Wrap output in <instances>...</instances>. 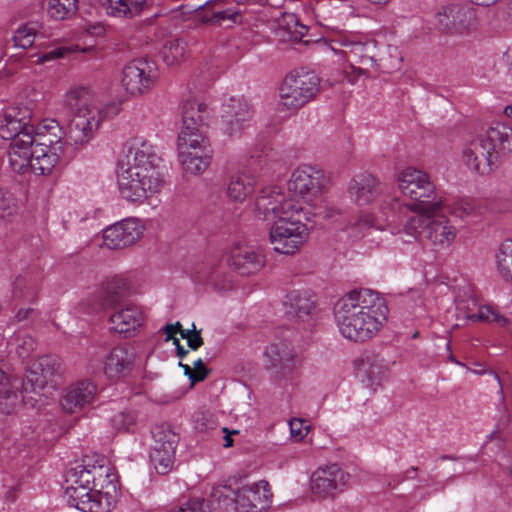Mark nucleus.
Listing matches in <instances>:
<instances>
[{
  "mask_svg": "<svg viewBox=\"0 0 512 512\" xmlns=\"http://www.w3.org/2000/svg\"><path fill=\"white\" fill-rule=\"evenodd\" d=\"M157 148L142 138L127 141L117 161V185L122 198L143 202L166 184Z\"/></svg>",
  "mask_w": 512,
  "mask_h": 512,
  "instance_id": "obj_1",
  "label": "nucleus"
},
{
  "mask_svg": "<svg viewBox=\"0 0 512 512\" xmlns=\"http://www.w3.org/2000/svg\"><path fill=\"white\" fill-rule=\"evenodd\" d=\"M385 299L367 288L343 295L334 306V319L341 336L354 343L374 338L388 319Z\"/></svg>",
  "mask_w": 512,
  "mask_h": 512,
  "instance_id": "obj_2",
  "label": "nucleus"
},
{
  "mask_svg": "<svg viewBox=\"0 0 512 512\" xmlns=\"http://www.w3.org/2000/svg\"><path fill=\"white\" fill-rule=\"evenodd\" d=\"M116 478L104 458L94 463L90 458L83 459L65 474L64 499L69 506L82 512H109L114 500L109 492L102 490L109 485L115 489Z\"/></svg>",
  "mask_w": 512,
  "mask_h": 512,
  "instance_id": "obj_3",
  "label": "nucleus"
},
{
  "mask_svg": "<svg viewBox=\"0 0 512 512\" xmlns=\"http://www.w3.org/2000/svg\"><path fill=\"white\" fill-rule=\"evenodd\" d=\"M397 183L402 195L414 202L404 204L397 197L387 196L380 205L384 216L383 220L376 218L371 213H362L355 222V227L359 232L370 228L383 229L385 223L388 226L391 222L389 211L394 213L407 209L414 214H419L423 211L442 210L444 196L436 191L435 185L426 172L414 167H406L399 172Z\"/></svg>",
  "mask_w": 512,
  "mask_h": 512,
  "instance_id": "obj_4",
  "label": "nucleus"
},
{
  "mask_svg": "<svg viewBox=\"0 0 512 512\" xmlns=\"http://www.w3.org/2000/svg\"><path fill=\"white\" fill-rule=\"evenodd\" d=\"M331 50L348 62L360 75H367L368 68L376 70L396 67L389 58L399 61L398 50L393 46L377 45L375 40L363 39L355 34H340L331 39Z\"/></svg>",
  "mask_w": 512,
  "mask_h": 512,
  "instance_id": "obj_5",
  "label": "nucleus"
},
{
  "mask_svg": "<svg viewBox=\"0 0 512 512\" xmlns=\"http://www.w3.org/2000/svg\"><path fill=\"white\" fill-rule=\"evenodd\" d=\"M438 211H423L406 217L403 223L394 219L388 224L393 235L404 234L411 240H417L423 233L435 249L449 247L456 238L457 230L448 218L437 215Z\"/></svg>",
  "mask_w": 512,
  "mask_h": 512,
  "instance_id": "obj_6",
  "label": "nucleus"
},
{
  "mask_svg": "<svg viewBox=\"0 0 512 512\" xmlns=\"http://www.w3.org/2000/svg\"><path fill=\"white\" fill-rule=\"evenodd\" d=\"M64 107L71 116L69 139L76 146L87 144L102 121L101 112L94 105L91 93L84 87L69 90L64 97Z\"/></svg>",
  "mask_w": 512,
  "mask_h": 512,
  "instance_id": "obj_7",
  "label": "nucleus"
},
{
  "mask_svg": "<svg viewBox=\"0 0 512 512\" xmlns=\"http://www.w3.org/2000/svg\"><path fill=\"white\" fill-rule=\"evenodd\" d=\"M118 288L117 281L107 283L102 294V307L109 311L110 331L130 337L143 326L145 315L136 304L123 302Z\"/></svg>",
  "mask_w": 512,
  "mask_h": 512,
  "instance_id": "obj_8",
  "label": "nucleus"
},
{
  "mask_svg": "<svg viewBox=\"0 0 512 512\" xmlns=\"http://www.w3.org/2000/svg\"><path fill=\"white\" fill-rule=\"evenodd\" d=\"M302 218L303 214H290L274 221L269 238L275 252L293 255L308 241L310 232Z\"/></svg>",
  "mask_w": 512,
  "mask_h": 512,
  "instance_id": "obj_9",
  "label": "nucleus"
},
{
  "mask_svg": "<svg viewBox=\"0 0 512 512\" xmlns=\"http://www.w3.org/2000/svg\"><path fill=\"white\" fill-rule=\"evenodd\" d=\"M320 79L314 72L294 71L283 80L279 89V106L296 111L317 95Z\"/></svg>",
  "mask_w": 512,
  "mask_h": 512,
  "instance_id": "obj_10",
  "label": "nucleus"
},
{
  "mask_svg": "<svg viewBox=\"0 0 512 512\" xmlns=\"http://www.w3.org/2000/svg\"><path fill=\"white\" fill-rule=\"evenodd\" d=\"M255 209L264 220L280 219L290 214H303L309 220L308 213L302 205L293 199H288L279 186H268L261 189L255 200Z\"/></svg>",
  "mask_w": 512,
  "mask_h": 512,
  "instance_id": "obj_11",
  "label": "nucleus"
},
{
  "mask_svg": "<svg viewBox=\"0 0 512 512\" xmlns=\"http://www.w3.org/2000/svg\"><path fill=\"white\" fill-rule=\"evenodd\" d=\"M325 184L323 171L311 165H302L292 172L288 190L307 204H312L323 194Z\"/></svg>",
  "mask_w": 512,
  "mask_h": 512,
  "instance_id": "obj_12",
  "label": "nucleus"
},
{
  "mask_svg": "<svg viewBox=\"0 0 512 512\" xmlns=\"http://www.w3.org/2000/svg\"><path fill=\"white\" fill-rule=\"evenodd\" d=\"M157 79L155 63L147 59H135L124 66L121 83L127 93L138 96L149 91Z\"/></svg>",
  "mask_w": 512,
  "mask_h": 512,
  "instance_id": "obj_13",
  "label": "nucleus"
},
{
  "mask_svg": "<svg viewBox=\"0 0 512 512\" xmlns=\"http://www.w3.org/2000/svg\"><path fill=\"white\" fill-rule=\"evenodd\" d=\"M350 481V474L337 464L320 467L311 476V492L318 499H333L343 492Z\"/></svg>",
  "mask_w": 512,
  "mask_h": 512,
  "instance_id": "obj_14",
  "label": "nucleus"
},
{
  "mask_svg": "<svg viewBox=\"0 0 512 512\" xmlns=\"http://www.w3.org/2000/svg\"><path fill=\"white\" fill-rule=\"evenodd\" d=\"M263 357L265 368L279 377L290 375L299 362L295 348L285 340L275 341L267 345Z\"/></svg>",
  "mask_w": 512,
  "mask_h": 512,
  "instance_id": "obj_15",
  "label": "nucleus"
},
{
  "mask_svg": "<svg viewBox=\"0 0 512 512\" xmlns=\"http://www.w3.org/2000/svg\"><path fill=\"white\" fill-rule=\"evenodd\" d=\"M144 232V226L137 218L123 219L103 231V244L113 250L124 249L136 243Z\"/></svg>",
  "mask_w": 512,
  "mask_h": 512,
  "instance_id": "obj_16",
  "label": "nucleus"
},
{
  "mask_svg": "<svg viewBox=\"0 0 512 512\" xmlns=\"http://www.w3.org/2000/svg\"><path fill=\"white\" fill-rule=\"evenodd\" d=\"M62 371V361L56 355L39 357L28 370L22 388L25 392H38Z\"/></svg>",
  "mask_w": 512,
  "mask_h": 512,
  "instance_id": "obj_17",
  "label": "nucleus"
},
{
  "mask_svg": "<svg viewBox=\"0 0 512 512\" xmlns=\"http://www.w3.org/2000/svg\"><path fill=\"white\" fill-rule=\"evenodd\" d=\"M224 113L222 130L229 137H239L251 127L253 110L244 98L231 97L224 105Z\"/></svg>",
  "mask_w": 512,
  "mask_h": 512,
  "instance_id": "obj_18",
  "label": "nucleus"
},
{
  "mask_svg": "<svg viewBox=\"0 0 512 512\" xmlns=\"http://www.w3.org/2000/svg\"><path fill=\"white\" fill-rule=\"evenodd\" d=\"M96 395V384L91 380L81 379L65 388L60 404L67 413H79L94 402Z\"/></svg>",
  "mask_w": 512,
  "mask_h": 512,
  "instance_id": "obj_19",
  "label": "nucleus"
},
{
  "mask_svg": "<svg viewBox=\"0 0 512 512\" xmlns=\"http://www.w3.org/2000/svg\"><path fill=\"white\" fill-rule=\"evenodd\" d=\"M237 498V512H260L270 506L272 492L269 483L260 480L237 490Z\"/></svg>",
  "mask_w": 512,
  "mask_h": 512,
  "instance_id": "obj_20",
  "label": "nucleus"
},
{
  "mask_svg": "<svg viewBox=\"0 0 512 512\" xmlns=\"http://www.w3.org/2000/svg\"><path fill=\"white\" fill-rule=\"evenodd\" d=\"M493 145L483 134L470 141L463 151V161L479 175H487L492 171Z\"/></svg>",
  "mask_w": 512,
  "mask_h": 512,
  "instance_id": "obj_21",
  "label": "nucleus"
},
{
  "mask_svg": "<svg viewBox=\"0 0 512 512\" xmlns=\"http://www.w3.org/2000/svg\"><path fill=\"white\" fill-rule=\"evenodd\" d=\"M474 17L471 8L448 5L436 14V22L440 29L450 34H464L471 28L470 20Z\"/></svg>",
  "mask_w": 512,
  "mask_h": 512,
  "instance_id": "obj_22",
  "label": "nucleus"
},
{
  "mask_svg": "<svg viewBox=\"0 0 512 512\" xmlns=\"http://www.w3.org/2000/svg\"><path fill=\"white\" fill-rule=\"evenodd\" d=\"M381 191L380 181L366 171L354 175L348 185L349 197L358 206L371 204Z\"/></svg>",
  "mask_w": 512,
  "mask_h": 512,
  "instance_id": "obj_23",
  "label": "nucleus"
},
{
  "mask_svg": "<svg viewBox=\"0 0 512 512\" xmlns=\"http://www.w3.org/2000/svg\"><path fill=\"white\" fill-rule=\"evenodd\" d=\"M228 264L239 274L250 275L261 270L265 259L253 246L236 244L230 251Z\"/></svg>",
  "mask_w": 512,
  "mask_h": 512,
  "instance_id": "obj_24",
  "label": "nucleus"
},
{
  "mask_svg": "<svg viewBox=\"0 0 512 512\" xmlns=\"http://www.w3.org/2000/svg\"><path fill=\"white\" fill-rule=\"evenodd\" d=\"M133 365V353L125 346L118 345L105 356L103 373L109 380L118 381L132 371Z\"/></svg>",
  "mask_w": 512,
  "mask_h": 512,
  "instance_id": "obj_25",
  "label": "nucleus"
},
{
  "mask_svg": "<svg viewBox=\"0 0 512 512\" xmlns=\"http://www.w3.org/2000/svg\"><path fill=\"white\" fill-rule=\"evenodd\" d=\"M53 139H49V144L36 142L34 140L32 153H30V171L36 175H48L59 161V155L56 148L51 146Z\"/></svg>",
  "mask_w": 512,
  "mask_h": 512,
  "instance_id": "obj_26",
  "label": "nucleus"
},
{
  "mask_svg": "<svg viewBox=\"0 0 512 512\" xmlns=\"http://www.w3.org/2000/svg\"><path fill=\"white\" fill-rule=\"evenodd\" d=\"M34 143V135L24 133L23 136L14 139L8 150V162L10 168L17 173H25L30 170V153Z\"/></svg>",
  "mask_w": 512,
  "mask_h": 512,
  "instance_id": "obj_27",
  "label": "nucleus"
},
{
  "mask_svg": "<svg viewBox=\"0 0 512 512\" xmlns=\"http://www.w3.org/2000/svg\"><path fill=\"white\" fill-rule=\"evenodd\" d=\"M274 33L282 42L298 43L307 35L308 26L301 23L296 14L283 13L276 20Z\"/></svg>",
  "mask_w": 512,
  "mask_h": 512,
  "instance_id": "obj_28",
  "label": "nucleus"
},
{
  "mask_svg": "<svg viewBox=\"0 0 512 512\" xmlns=\"http://www.w3.org/2000/svg\"><path fill=\"white\" fill-rule=\"evenodd\" d=\"M315 308V301L309 290H293L286 295L284 309L287 317L304 321Z\"/></svg>",
  "mask_w": 512,
  "mask_h": 512,
  "instance_id": "obj_29",
  "label": "nucleus"
},
{
  "mask_svg": "<svg viewBox=\"0 0 512 512\" xmlns=\"http://www.w3.org/2000/svg\"><path fill=\"white\" fill-rule=\"evenodd\" d=\"M178 153L210 152V140L206 128L182 127L177 139Z\"/></svg>",
  "mask_w": 512,
  "mask_h": 512,
  "instance_id": "obj_30",
  "label": "nucleus"
},
{
  "mask_svg": "<svg viewBox=\"0 0 512 512\" xmlns=\"http://www.w3.org/2000/svg\"><path fill=\"white\" fill-rule=\"evenodd\" d=\"M180 108L183 127L189 126L192 129L206 128L210 109L205 103L190 95L182 101Z\"/></svg>",
  "mask_w": 512,
  "mask_h": 512,
  "instance_id": "obj_31",
  "label": "nucleus"
},
{
  "mask_svg": "<svg viewBox=\"0 0 512 512\" xmlns=\"http://www.w3.org/2000/svg\"><path fill=\"white\" fill-rule=\"evenodd\" d=\"M202 21L207 24H214L225 27H231L235 24H241L243 21L240 10L233 7L224 8L221 0H216L204 10Z\"/></svg>",
  "mask_w": 512,
  "mask_h": 512,
  "instance_id": "obj_32",
  "label": "nucleus"
},
{
  "mask_svg": "<svg viewBox=\"0 0 512 512\" xmlns=\"http://www.w3.org/2000/svg\"><path fill=\"white\" fill-rule=\"evenodd\" d=\"M150 0H105L106 12L109 16L132 19L149 7Z\"/></svg>",
  "mask_w": 512,
  "mask_h": 512,
  "instance_id": "obj_33",
  "label": "nucleus"
},
{
  "mask_svg": "<svg viewBox=\"0 0 512 512\" xmlns=\"http://www.w3.org/2000/svg\"><path fill=\"white\" fill-rule=\"evenodd\" d=\"M237 490L231 486L214 487L207 501L211 512H237Z\"/></svg>",
  "mask_w": 512,
  "mask_h": 512,
  "instance_id": "obj_34",
  "label": "nucleus"
},
{
  "mask_svg": "<svg viewBox=\"0 0 512 512\" xmlns=\"http://www.w3.org/2000/svg\"><path fill=\"white\" fill-rule=\"evenodd\" d=\"M255 178L247 173L233 176L228 184L227 195L235 202H243L255 190Z\"/></svg>",
  "mask_w": 512,
  "mask_h": 512,
  "instance_id": "obj_35",
  "label": "nucleus"
},
{
  "mask_svg": "<svg viewBox=\"0 0 512 512\" xmlns=\"http://www.w3.org/2000/svg\"><path fill=\"white\" fill-rule=\"evenodd\" d=\"M212 151L178 153V160L186 173L199 175L203 173L210 165Z\"/></svg>",
  "mask_w": 512,
  "mask_h": 512,
  "instance_id": "obj_36",
  "label": "nucleus"
},
{
  "mask_svg": "<svg viewBox=\"0 0 512 512\" xmlns=\"http://www.w3.org/2000/svg\"><path fill=\"white\" fill-rule=\"evenodd\" d=\"M484 138L493 145V152H512V128L506 125H497L489 128Z\"/></svg>",
  "mask_w": 512,
  "mask_h": 512,
  "instance_id": "obj_37",
  "label": "nucleus"
},
{
  "mask_svg": "<svg viewBox=\"0 0 512 512\" xmlns=\"http://www.w3.org/2000/svg\"><path fill=\"white\" fill-rule=\"evenodd\" d=\"M496 265L500 275L507 279L512 280V240H504L497 253H496Z\"/></svg>",
  "mask_w": 512,
  "mask_h": 512,
  "instance_id": "obj_38",
  "label": "nucleus"
},
{
  "mask_svg": "<svg viewBox=\"0 0 512 512\" xmlns=\"http://www.w3.org/2000/svg\"><path fill=\"white\" fill-rule=\"evenodd\" d=\"M164 62L169 65H176L184 60L187 53L186 42L181 39L167 41L162 48Z\"/></svg>",
  "mask_w": 512,
  "mask_h": 512,
  "instance_id": "obj_39",
  "label": "nucleus"
},
{
  "mask_svg": "<svg viewBox=\"0 0 512 512\" xmlns=\"http://www.w3.org/2000/svg\"><path fill=\"white\" fill-rule=\"evenodd\" d=\"M8 119H14L24 127V133L33 135L34 133V121L33 112L31 108L27 106H13L9 107L4 112Z\"/></svg>",
  "mask_w": 512,
  "mask_h": 512,
  "instance_id": "obj_40",
  "label": "nucleus"
},
{
  "mask_svg": "<svg viewBox=\"0 0 512 512\" xmlns=\"http://www.w3.org/2000/svg\"><path fill=\"white\" fill-rule=\"evenodd\" d=\"M78 0H48L47 12L55 20H63L77 11Z\"/></svg>",
  "mask_w": 512,
  "mask_h": 512,
  "instance_id": "obj_41",
  "label": "nucleus"
},
{
  "mask_svg": "<svg viewBox=\"0 0 512 512\" xmlns=\"http://www.w3.org/2000/svg\"><path fill=\"white\" fill-rule=\"evenodd\" d=\"M22 396L11 387L0 388V412L11 414L21 405Z\"/></svg>",
  "mask_w": 512,
  "mask_h": 512,
  "instance_id": "obj_42",
  "label": "nucleus"
},
{
  "mask_svg": "<svg viewBox=\"0 0 512 512\" xmlns=\"http://www.w3.org/2000/svg\"><path fill=\"white\" fill-rule=\"evenodd\" d=\"M464 317L472 322H496L500 326H506L509 320L493 311L490 306H480L476 313H466Z\"/></svg>",
  "mask_w": 512,
  "mask_h": 512,
  "instance_id": "obj_43",
  "label": "nucleus"
},
{
  "mask_svg": "<svg viewBox=\"0 0 512 512\" xmlns=\"http://www.w3.org/2000/svg\"><path fill=\"white\" fill-rule=\"evenodd\" d=\"M154 445L152 449L160 450L161 452H166L168 449L167 446L171 447V451L175 453L176 445H177V436L171 430L166 429L164 427H156L153 432Z\"/></svg>",
  "mask_w": 512,
  "mask_h": 512,
  "instance_id": "obj_44",
  "label": "nucleus"
},
{
  "mask_svg": "<svg viewBox=\"0 0 512 512\" xmlns=\"http://www.w3.org/2000/svg\"><path fill=\"white\" fill-rule=\"evenodd\" d=\"M168 449L166 452H161L157 449H151L150 452V460L153 463L155 469L159 474H166L171 469L174 463V455L173 451H171V447L167 446Z\"/></svg>",
  "mask_w": 512,
  "mask_h": 512,
  "instance_id": "obj_45",
  "label": "nucleus"
},
{
  "mask_svg": "<svg viewBox=\"0 0 512 512\" xmlns=\"http://www.w3.org/2000/svg\"><path fill=\"white\" fill-rule=\"evenodd\" d=\"M37 38V27L35 23H28L19 27L14 36L13 41L16 47L22 49L29 48L33 45Z\"/></svg>",
  "mask_w": 512,
  "mask_h": 512,
  "instance_id": "obj_46",
  "label": "nucleus"
},
{
  "mask_svg": "<svg viewBox=\"0 0 512 512\" xmlns=\"http://www.w3.org/2000/svg\"><path fill=\"white\" fill-rule=\"evenodd\" d=\"M446 208L451 214L464 218L471 215L477 208L476 202L473 199L462 198L448 203L444 197V205L442 209Z\"/></svg>",
  "mask_w": 512,
  "mask_h": 512,
  "instance_id": "obj_47",
  "label": "nucleus"
},
{
  "mask_svg": "<svg viewBox=\"0 0 512 512\" xmlns=\"http://www.w3.org/2000/svg\"><path fill=\"white\" fill-rule=\"evenodd\" d=\"M24 127L14 119H8L7 115L3 113L0 117V136L5 140H11V142L23 136Z\"/></svg>",
  "mask_w": 512,
  "mask_h": 512,
  "instance_id": "obj_48",
  "label": "nucleus"
},
{
  "mask_svg": "<svg viewBox=\"0 0 512 512\" xmlns=\"http://www.w3.org/2000/svg\"><path fill=\"white\" fill-rule=\"evenodd\" d=\"M137 416L132 411H121L111 418V425L117 431H131L136 425Z\"/></svg>",
  "mask_w": 512,
  "mask_h": 512,
  "instance_id": "obj_49",
  "label": "nucleus"
},
{
  "mask_svg": "<svg viewBox=\"0 0 512 512\" xmlns=\"http://www.w3.org/2000/svg\"><path fill=\"white\" fill-rule=\"evenodd\" d=\"M16 353L21 359L28 358L36 348V342L28 334H19L15 337Z\"/></svg>",
  "mask_w": 512,
  "mask_h": 512,
  "instance_id": "obj_50",
  "label": "nucleus"
},
{
  "mask_svg": "<svg viewBox=\"0 0 512 512\" xmlns=\"http://www.w3.org/2000/svg\"><path fill=\"white\" fill-rule=\"evenodd\" d=\"M192 329L181 331V338L187 340V345L192 350H198L203 345V338L201 337L200 331L195 329V325H192Z\"/></svg>",
  "mask_w": 512,
  "mask_h": 512,
  "instance_id": "obj_51",
  "label": "nucleus"
},
{
  "mask_svg": "<svg viewBox=\"0 0 512 512\" xmlns=\"http://www.w3.org/2000/svg\"><path fill=\"white\" fill-rule=\"evenodd\" d=\"M366 374L371 386H379L385 377L386 368L380 364H372Z\"/></svg>",
  "mask_w": 512,
  "mask_h": 512,
  "instance_id": "obj_52",
  "label": "nucleus"
},
{
  "mask_svg": "<svg viewBox=\"0 0 512 512\" xmlns=\"http://www.w3.org/2000/svg\"><path fill=\"white\" fill-rule=\"evenodd\" d=\"M176 512H211L209 504L204 499H191Z\"/></svg>",
  "mask_w": 512,
  "mask_h": 512,
  "instance_id": "obj_53",
  "label": "nucleus"
},
{
  "mask_svg": "<svg viewBox=\"0 0 512 512\" xmlns=\"http://www.w3.org/2000/svg\"><path fill=\"white\" fill-rule=\"evenodd\" d=\"M193 379H192V386L198 382L204 381L207 376L209 375V370L206 368L203 360L201 358H198L197 360L193 361Z\"/></svg>",
  "mask_w": 512,
  "mask_h": 512,
  "instance_id": "obj_54",
  "label": "nucleus"
},
{
  "mask_svg": "<svg viewBox=\"0 0 512 512\" xmlns=\"http://www.w3.org/2000/svg\"><path fill=\"white\" fill-rule=\"evenodd\" d=\"M66 52H68V50L66 48L55 47V48H53L51 50L42 52L39 55V57H38L36 62L39 63V64H42V63H45V62H48V61L56 60L58 58L63 57Z\"/></svg>",
  "mask_w": 512,
  "mask_h": 512,
  "instance_id": "obj_55",
  "label": "nucleus"
},
{
  "mask_svg": "<svg viewBox=\"0 0 512 512\" xmlns=\"http://www.w3.org/2000/svg\"><path fill=\"white\" fill-rule=\"evenodd\" d=\"M303 424V420L298 418H294L289 421L291 435L299 440L304 438L307 433V427H304Z\"/></svg>",
  "mask_w": 512,
  "mask_h": 512,
  "instance_id": "obj_56",
  "label": "nucleus"
},
{
  "mask_svg": "<svg viewBox=\"0 0 512 512\" xmlns=\"http://www.w3.org/2000/svg\"><path fill=\"white\" fill-rule=\"evenodd\" d=\"M43 128L47 131V133L55 138L54 142L57 143L62 134V129L59 126V123L54 119H47L43 121Z\"/></svg>",
  "mask_w": 512,
  "mask_h": 512,
  "instance_id": "obj_57",
  "label": "nucleus"
},
{
  "mask_svg": "<svg viewBox=\"0 0 512 512\" xmlns=\"http://www.w3.org/2000/svg\"><path fill=\"white\" fill-rule=\"evenodd\" d=\"M15 212V205L11 199L0 200V218L10 216Z\"/></svg>",
  "mask_w": 512,
  "mask_h": 512,
  "instance_id": "obj_58",
  "label": "nucleus"
},
{
  "mask_svg": "<svg viewBox=\"0 0 512 512\" xmlns=\"http://www.w3.org/2000/svg\"><path fill=\"white\" fill-rule=\"evenodd\" d=\"M160 332H163L166 337H165V341L168 342L170 341V339L174 338L175 335H176V332H175V329L172 327L171 324H167L165 325L161 330Z\"/></svg>",
  "mask_w": 512,
  "mask_h": 512,
  "instance_id": "obj_59",
  "label": "nucleus"
},
{
  "mask_svg": "<svg viewBox=\"0 0 512 512\" xmlns=\"http://www.w3.org/2000/svg\"><path fill=\"white\" fill-rule=\"evenodd\" d=\"M468 1L477 6L489 7V6L495 5L500 0H468Z\"/></svg>",
  "mask_w": 512,
  "mask_h": 512,
  "instance_id": "obj_60",
  "label": "nucleus"
},
{
  "mask_svg": "<svg viewBox=\"0 0 512 512\" xmlns=\"http://www.w3.org/2000/svg\"><path fill=\"white\" fill-rule=\"evenodd\" d=\"M178 365L183 369L184 375L188 377L190 383L192 384V379L194 375L192 367L188 364L182 363L181 361L179 362Z\"/></svg>",
  "mask_w": 512,
  "mask_h": 512,
  "instance_id": "obj_61",
  "label": "nucleus"
},
{
  "mask_svg": "<svg viewBox=\"0 0 512 512\" xmlns=\"http://www.w3.org/2000/svg\"><path fill=\"white\" fill-rule=\"evenodd\" d=\"M504 19L508 24L512 25V0L507 2Z\"/></svg>",
  "mask_w": 512,
  "mask_h": 512,
  "instance_id": "obj_62",
  "label": "nucleus"
},
{
  "mask_svg": "<svg viewBox=\"0 0 512 512\" xmlns=\"http://www.w3.org/2000/svg\"><path fill=\"white\" fill-rule=\"evenodd\" d=\"M189 351L186 350L183 346H179L176 350V355L180 359H184L188 355Z\"/></svg>",
  "mask_w": 512,
  "mask_h": 512,
  "instance_id": "obj_63",
  "label": "nucleus"
},
{
  "mask_svg": "<svg viewBox=\"0 0 512 512\" xmlns=\"http://www.w3.org/2000/svg\"><path fill=\"white\" fill-rule=\"evenodd\" d=\"M504 114H505L507 117L512 118V104H511V105H507V106L504 108Z\"/></svg>",
  "mask_w": 512,
  "mask_h": 512,
  "instance_id": "obj_64",
  "label": "nucleus"
}]
</instances>
